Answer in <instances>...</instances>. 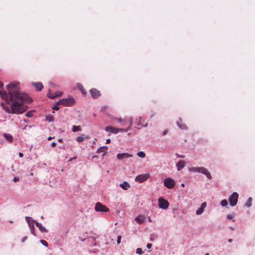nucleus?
Listing matches in <instances>:
<instances>
[{"label": "nucleus", "instance_id": "35", "mask_svg": "<svg viewBox=\"0 0 255 255\" xmlns=\"http://www.w3.org/2000/svg\"><path fill=\"white\" fill-rule=\"evenodd\" d=\"M57 104L56 105H55L54 107H53L52 109L54 110H58L59 109V107L57 106Z\"/></svg>", "mask_w": 255, "mask_h": 255}, {"label": "nucleus", "instance_id": "55", "mask_svg": "<svg viewBox=\"0 0 255 255\" xmlns=\"http://www.w3.org/2000/svg\"><path fill=\"white\" fill-rule=\"evenodd\" d=\"M79 88H80V90H82L81 87H79Z\"/></svg>", "mask_w": 255, "mask_h": 255}, {"label": "nucleus", "instance_id": "8", "mask_svg": "<svg viewBox=\"0 0 255 255\" xmlns=\"http://www.w3.org/2000/svg\"><path fill=\"white\" fill-rule=\"evenodd\" d=\"M95 210L97 212H109V209L106 206L102 204L100 202H97L95 205Z\"/></svg>", "mask_w": 255, "mask_h": 255}, {"label": "nucleus", "instance_id": "1", "mask_svg": "<svg viewBox=\"0 0 255 255\" xmlns=\"http://www.w3.org/2000/svg\"><path fill=\"white\" fill-rule=\"evenodd\" d=\"M6 89L8 94L6 92H0L1 98L4 100L2 103L3 109L8 113L21 114L25 111V109L21 106L25 102L30 103L32 100L28 96L20 91L19 83L12 82L6 85Z\"/></svg>", "mask_w": 255, "mask_h": 255}, {"label": "nucleus", "instance_id": "32", "mask_svg": "<svg viewBox=\"0 0 255 255\" xmlns=\"http://www.w3.org/2000/svg\"><path fill=\"white\" fill-rule=\"evenodd\" d=\"M40 243H41V244H42L45 247H47L48 246L47 243L45 241H44V240H40Z\"/></svg>", "mask_w": 255, "mask_h": 255}, {"label": "nucleus", "instance_id": "41", "mask_svg": "<svg viewBox=\"0 0 255 255\" xmlns=\"http://www.w3.org/2000/svg\"><path fill=\"white\" fill-rule=\"evenodd\" d=\"M56 143L55 142H52L51 144L52 147H54L56 145Z\"/></svg>", "mask_w": 255, "mask_h": 255}, {"label": "nucleus", "instance_id": "4", "mask_svg": "<svg viewBox=\"0 0 255 255\" xmlns=\"http://www.w3.org/2000/svg\"><path fill=\"white\" fill-rule=\"evenodd\" d=\"M25 220L28 223L31 234L34 236H35L34 232V225H36V223L37 222L30 217H25Z\"/></svg>", "mask_w": 255, "mask_h": 255}, {"label": "nucleus", "instance_id": "28", "mask_svg": "<svg viewBox=\"0 0 255 255\" xmlns=\"http://www.w3.org/2000/svg\"><path fill=\"white\" fill-rule=\"evenodd\" d=\"M221 205L223 207H225L228 205L227 200L226 199H224L221 201Z\"/></svg>", "mask_w": 255, "mask_h": 255}, {"label": "nucleus", "instance_id": "2", "mask_svg": "<svg viewBox=\"0 0 255 255\" xmlns=\"http://www.w3.org/2000/svg\"><path fill=\"white\" fill-rule=\"evenodd\" d=\"M188 171L191 172H198L202 173L206 175L207 178L210 180L212 178V176L208 170L204 167H189Z\"/></svg>", "mask_w": 255, "mask_h": 255}, {"label": "nucleus", "instance_id": "52", "mask_svg": "<svg viewBox=\"0 0 255 255\" xmlns=\"http://www.w3.org/2000/svg\"><path fill=\"white\" fill-rule=\"evenodd\" d=\"M40 218H41V219H43V216H41V217H40Z\"/></svg>", "mask_w": 255, "mask_h": 255}, {"label": "nucleus", "instance_id": "46", "mask_svg": "<svg viewBox=\"0 0 255 255\" xmlns=\"http://www.w3.org/2000/svg\"><path fill=\"white\" fill-rule=\"evenodd\" d=\"M3 87V84L1 82H0V89Z\"/></svg>", "mask_w": 255, "mask_h": 255}, {"label": "nucleus", "instance_id": "3", "mask_svg": "<svg viewBox=\"0 0 255 255\" xmlns=\"http://www.w3.org/2000/svg\"><path fill=\"white\" fill-rule=\"evenodd\" d=\"M75 103V100L73 97H68L66 99H61L58 102V105L70 107L73 106Z\"/></svg>", "mask_w": 255, "mask_h": 255}, {"label": "nucleus", "instance_id": "26", "mask_svg": "<svg viewBox=\"0 0 255 255\" xmlns=\"http://www.w3.org/2000/svg\"><path fill=\"white\" fill-rule=\"evenodd\" d=\"M252 198L251 197H249L246 202L245 205L247 207H250L252 205Z\"/></svg>", "mask_w": 255, "mask_h": 255}, {"label": "nucleus", "instance_id": "51", "mask_svg": "<svg viewBox=\"0 0 255 255\" xmlns=\"http://www.w3.org/2000/svg\"><path fill=\"white\" fill-rule=\"evenodd\" d=\"M205 255H209V253H206V254H205Z\"/></svg>", "mask_w": 255, "mask_h": 255}, {"label": "nucleus", "instance_id": "30", "mask_svg": "<svg viewBox=\"0 0 255 255\" xmlns=\"http://www.w3.org/2000/svg\"><path fill=\"white\" fill-rule=\"evenodd\" d=\"M136 253L139 255H141L143 253L142 249L141 248H137L136 250Z\"/></svg>", "mask_w": 255, "mask_h": 255}, {"label": "nucleus", "instance_id": "14", "mask_svg": "<svg viewBox=\"0 0 255 255\" xmlns=\"http://www.w3.org/2000/svg\"><path fill=\"white\" fill-rule=\"evenodd\" d=\"M62 93L60 91H57L54 94L51 93L50 91L47 93V96L50 99H54L57 97L61 96Z\"/></svg>", "mask_w": 255, "mask_h": 255}, {"label": "nucleus", "instance_id": "24", "mask_svg": "<svg viewBox=\"0 0 255 255\" xmlns=\"http://www.w3.org/2000/svg\"><path fill=\"white\" fill-rule=\"evenodd\" d=\"M3 136L7 140H8L9 142H12L13 140V137L10 134L5 133H4Z\"/></svg>", "mask_w": 255, "mask_h": 255}, {"label": "nucleus", "instance_id": "42", "mask_svg": "<svg viewBox=\"0 0 255 255\" xmlns=\"http://www.w3.org/2000/svg\"><path fill=\"white\" fill-rule=\"evenodd\" d=\"M176 156L177 157H179V158H184V155L176 154Z\"/></svg>", "mask_w": 255, "mask_h": 255}, {"label": "nucleus", "instance_id": "39", "mask_svg": "<svg viewBox=\"0 0 255 255\" xmlns=\"http://www.w3.org/2000/svg\"><path fill=\"white\" fill-rule=\"evenodd\" d=\"M152 247V245L151 244H147V245H146V247L148 249H150Z\"/></svg>", "mask_w": 255, "mask_h": 255}, {"label": "nucleus", "instance_id": "48", "mask_svg": "<svg viewBox=\"0 0 255 255\" xmlns=\"http://www.w3.org/2000/svg\"><path fill=\"white\" fill-rule=\"evenodd\" d=\"M54 138V137H51V136H49V137L48 138V140H50L52 139V138Z\"/></svg>", "mask_w": 255, "mask_h": 255}, {"label": "nucleus", "instance_id": "11", "mask_svg": "<svg viewBox=\"0 0 255 255\" xmlns=\"http://www.w3.org/2000/svg\"><path fill=\"white\" fill-rule=\"evenodd\" d=\"M90 92L92 97L94 99L99 97L101 95L100 91L96 89H91Z\"/></svg>", "mask_w": 255, "mask_h": 255}, {"label": "nucleus", "instance_id": "22", "mask_svg": "<svg viewBox=\"0 0 255 255\" xmlns=\"http://www.w3.org/2000/svg\"><path fill=\"white\" fill-rule=\"evenodd\" d=\"M36 226L38 228L41 232L47 233L48 232V230L39 223H36Z\"/></svg>", "mask_w": 255, "mask_h": 255}, {"label": "nucleus", "instance_id": "31", "mask_svg": "<svg viewBox=\"0 0 255 255\" xmlns=\"http://www.w3.org/2000/svg\"><path fill=\"white\" fill-rule=\"evenodd\" d=\"M25 116L28 118H30L32 116V112L31 111H28L26 113Z\"/></svg>", "mask_w": 255, "mask_h": 255}, {"label": "nucleus", "instance_id": "5", "mask_svg": "<svg viewBox=\"0 0 255 255\" xmlns=\"http://www.w3.org/2000/svg\"><path fill=\"white\" fill-rule=\"evenodd\" d=\"M238 196V194L236 192H233L232 194L230 196L229 201L231 206H235L237 204Z\"/></svg>", "mask_w": 255, "mask_h": 255}, {"label": "nucleus", "instance_id": "15", "mask_svg": "<svg viewBox=\"0 0 255 255\" xmlns=\"http://www.w3.org/2000/svg\"><path fill=\"white\" fill-rule=\"evenodd\" d=\"M105 130L107 132H110L115 134H117L119 132L118 128L113 127L112 126H108L106 128Z\"/></svg>", "mask_w": 255, "mask_h": 255}, {"label": "nucleus", "instance_id": "38", "mask_svg": "<svg viewBox=\"0 0 255 255\" xmlns=\"http://www.w3.org/2000/svg\"><path fill=\"white\" fill-rule=\"evenodd\" d=\"M18 180L19 178L17 177H15L13 179V181L15 182L18 181Z\"/></svg>", "mask_w": 255, "mask_h": 255}, {"label": "nucleus", "instance_id": "12", "mask_svg": "<svg viewBox=\"0 0 255 255\" xmlns=\"http://www.w3.org/2000/svg\"><path fill=\"white\" fill-rule=\"evenodd\" d=\"M128 127L126 128H118V130H119V132H127L128 131L130 128L131 126L132 125V120L130 118H128Z\"/></svg>", "mask_w": 255, "mask_h": 255}, {"label": "nucleus", "instance_id": "25", "mask_svg": "<svg viewBox=\"0 0 255 255\" xmlns=\"http://www.w3.org/2000/svg\"><path fill=\"white\" fill-rule=\"evenodd\" d=\"M81 130V128L80 126H73L72 128V131L73 132H77Z\"/></svg>", "mask_w": 255, "mask_h": 255}, {"label": "nucleus", "instance_id": "34", "mask_svg": "<svg viewBox=\"0 0 255 255\" xmlns=\"http://www.w3.org/2000/svg\"><path fill=\"white\" fill-rule=\"evenodd\" d=\"M121 236H119L118 237V239H117V244H120L121 243Z\"/></svg>", "mask_w": 255, "mask_h": 255}, {"label": "nucleus", "instance_id": "57", "mask_svg": "<svg viewBox=\"0 0 255 255\" xmlns=\"http://www.w3.org/2000/svg\"><path fill=\"white\" fill-rule=\"evenodd\" d=\"M149 221L150 222H151V220L150 219H149Z\"/></svg>", "mask_w": 255, "mask_h": 255}, {"label": "nucleus", "instance_id": "50", "mask_svg": "<svg viewBox=\"0 0 255 255\" xmlns=\"http://www.w3.org/2000/svg\"><path fill=\"white\" fill-rule=\"evenodd\" d=\"M181 186L182 187H184L185 186V184L184 183H182L181 184Z\"/></svg>", "mask_w": 255, "mask_h": 255}, {"label": "nucleus", "instance_id": "6", "mask_svg": "<svg viewBox=\"0 0 255 255\" xmlns=\"http://www.w3.org/2000/svg\"><path fill=\"white\" fill-rule=\"evenodd\" d=\"M163 184L167 188L172 189L175 186V182L171 178H167L164 180Z\"/></svg>", "mask_w": 255, "mask_h": 255}, {"label": "nucleus", "instance_id": "7", "mask_svg": "<svg viewBox=\"0 0 255 255\" xmlns=\"http://www.w3.org/2000/svg\"><path fill=\"white\" fill-rule=\"evenodd\" d=\"M150 177L149 173H146L143 174H139L135 178V181L138 183H142L147 180Z\"/></svg>", "mask_w": 255, "mask_h": 255}, {"label": "nucleus", "instance_id": "21", "mask_svg": "<svg viewBox=\"0 0 255 255\" xmlns=\"http://www.w3.org/2000/svg\"><path fill=\"white\" fill-rule=\"evenodd\" d=\"M120 186L124 190H126L130 187V185L128 182L124 181L120 184Z\"/></svg>", "mask_w": 255, "mask_h": 255}, {"label": "nucleus", "instance_id": "54", "mask_svg": "<svg viewBox=\"0 0 255 255\" xmlns=\"http://www.w3.org/2000/svg\"><path fill=\"white\" fill-rule=\"evenodd\" d=\"M79 88H80V90H82L81 87H79Z\"/></svg>", "mask_w": 255, "mask_h": 255}, {"label": "nucleus", "instance_id": "44", "mask_svg": "<svg viewBox=\"0 0 255 255\" xmlns=\"http://www.w3.org/2000/svg\"><path fill=\"white\" fill-rule=\"evenodd\" d=\"M110 141H111V139L108 138V139H106V144H108V143H110Z\"/></svg>", "mask_w": 255, "mask_h": 255}, {"label": "nucleus", "instance_id": "56", "mask_svg": "<svg viewBox=\"0 0 255 255\" xmlns=\"http://www.w3.org/2000/svg\"><path fill=\"white\" fill-rule=\"evenodd\" d=\"M72 160V158H71L70 159H69V161H71Z\"/></svg>", "mask_w": 255, "mask_h": 255}, {"label": "nucleus", "instance_id": "33", "mask_svg": "<svg viewBox=\"0 0 255 255\" xmlns=\"http://www.w3.org/2000/svg\"><path fill=\"white\" fill-rule=\"evenodd\" d=\"M177 125L178 126V127L181 128V129H186V127L184 125H181L180 124H179V123L178 122H177Z\"/></svg>", "mask_w": 255, "mask_h": 255}, {"label": "nucleus", "instance_id": "58", "mask_svg": "<svg viewBox=\"0 0 255 255\" xmlns=\"http://www.w3.org/2000/svg\"><path fill=\"white\" fill-rule=\"evenodd\" d=\"M96 243H95V244H94V246H96Z\"/></svg>", "mask_w": 255, "mask_h": 255}, {"label": "nucleus", "instance_id": "36", "mask_svg": "<svg viewBox=\"0 0 255 255\" xmlns=\"http://www.w3.org/2000/svg\"><path fill=\"white\" fill-rule=\"evenodd\" d=\"M107 109V107L106 106H103L101 109V111L103 112H105L106 110Z\"/></svg>", "mask_w": 255, "mask_h": 255}, {"label": "nucleus", "instance_id": "29", "mask_svg": "<svg viewBox=\"0 0 255 255\" xmlns=\"http://www.w3.org/2000/svg\"><path fill=\"white\" fill-rule=\"evenodd\" d=\"M46 120L49 122H52L53 121V116L51 115H48L46 117Z\"/></svg>", "mask_w": 255, "mask_h": 255}, {"label": "nucleus", "instance_id": "17", "mask_svg": "<svg viewBox=\"0 0 255 255\" xmlns=\"http://www.w3.org/2000/svg\"><path fill=\"white\" fill-rule=\"evenodd\" d=\"M185 165V162L183 160H180L176 163V167L178 171H180Z\"/></svg>", "mask_w": 255, "mask_h": 255}, {"label": "nucleus", "instance_id": "18", "mask_svg": "<svg viewBox=\"0 0 255 255\" xmlns=\"http://www.w3.org/2000/svg\"><path fill=\"white\" fill-rule=\"evenodd\" d=\"M134 220L139 224H141L145 222V217L142 215H139L135 218Z\"/></svg>", "mask_w": 255, "mask_h": 255}, {"label": "nucleus", "instance_id": "45", "mask_svg": "<svg viewBox=\"0 0 255 255\" xmlns=\"http://www.w3.org/2000/svg\"><path fill=\"white\" fill-rule=\"evenodd\" d=\"M18 155L20 157H23V153L21 152H19L18 154Z\"/></svg>", "mask_w": 255, "mask_h": 255}, {"label": "nucleus", "instance_id": "16", "mask_svg": "<svg viewBox=\"0 0 255 255\" xmlns=\"http://www.w3.org/2000/svg\"><path fill=\"white\" fill-rule=\"evenodd\" d=\"M90 138L89 135H86L84 134H82L80 136L77 137L76 140L78 142H81L83 141L84 139H88Z\"/></svg>", "mask_w": 255, "mask_h": 255}, {"label": "nucleus", "instance_id": "49", "mask_svg": "<svg viewBox=\"0 0 255 255\" xmlns=\"http://www.w3.org/2000/svg\"><path fill=\"white\" fill-rule=\"evenodd\" d=\"M232 241H233V240H232V239H229L228 242H229V243H231V242H232Z\"/></svg>", "mask_w": 255, "mask_h": 255}, {"label": "nucleus", "instance_id": "43", "mask_svg": "<svg viewBox=\"0 0 255 255\" xmlns=\"http://www.w3.org/2000/svg\"><path fill=\"white\" fill-rule=\"evenodd\" d=\"M167 132H168V130H165L163 132L162 134H163V135H165V134L167 133Z\"/></svg>", "mask_w": 255, "mask_h": 255}, {"label": "nucleus", "instance_id": "20", "mask_svg": "<svg viewBox=\"0 0 255 255\" xmlns=\"http://www.w3.org/2000/svg\"><path fill=\"white\" fill-rule=\"evenodd\" d=\"M32 84L35 87L37 91H40L43 87L42 84L40 82L33 83Z\"/></svg>", "mask_w": 255, "mask_h": 255}, {"label": "nucleus", "instance_id": "27", "mask_svg": "<svg viewBox=\"0 0 255 255\" xmlns=\"http://www.w3.org/2000/svg\"><path fill=\"white\" fill-rule=\"evenodd\" d=\"M137 155L142 158H143L145 157V154L144 153L143 151H140L137 153Z\"/></svg>", "mask_w": 255, "mask_h": 255}, {"label": "nucleus", "instance_id": "53", "mask_svg": "<svg viewBox=\"0 0 255 255\" xmlns=\"http://www.w3.org/2000/svg\"><path fill=\"white\" fill-rule=\"evenodd\" d=\"M147 124H146L144 126V127H147Z\"/></svg>", "mask_w": 255, "mask_h": 255}, {"label": "nucleus", "instance_id": "19", "mask_svg": "<svg viewBox=\"0 0 255 255\" xmlns=\"http://www.w3.org/2000/svg\"><path fill=\"white\" fill-rule=\"evenodd\" d=\"M114 120L119 122L120 123H122L123 125H125L127 123L128 124V118L127 119H123L122 118H116Z\"/></svg>", "mask_w": 255, "mask_h": 255}, {"label": "nucleus", "instance_id": "47", "mask_svg": "<svg viewBox=\"0 0 255 255\" xmlns=\"http://www.w3.org/2000/svg\"><path fill=\"white\" fill-rule=\"evenodd\" d=\"M58 141L59 142H61L62 141V138H59L58 139Z\"/></svg>", "mask_w": 255, "mask_h": 255}, {"label": "nucleus", "instance_id": "10", "mask_svg": "<svg viewBox=\"0 0 255 255\" xmlns=\"http://www.w3.org/2000/svg\"><path fill=\"white\" fill-rule=\"evenodd\" d=\"M206 206H207L206 202L202 203L200 207L198 210H196V214L197 215H201L203 213Z\"/></svg>", "mask_w": 255, "mask_h": 255}, {"label": "nucleus", "instance_id": "9", "mask_svg": "<svg viewBox=\"0 0 255 255\" xmlns=\"http://www.w3.org/2000/svg\"><path fill=\"white\" fill-rule=\"evenodd\" d=\"M159 207L161 209L165 210L167 209L169 206V203L163 198H159L158 200Z\"/></svg>", "mask_w": 255, "mask_h": 255}, {"label": "nucleus", "instance_id": "13", "mask_svg": "<svg viewBox=\"0 0 255 255\" xmlns=\"http://www.w3.org/2000/svg\"><path fill=\"white\" fill-rule=\"evenodd\" d=\"M132 155L128 153H121L117 154V158L119 159H123L128 157H132Z\"/></svg>", "mask_w": 255, "mask_h": 255}, {"label": "nucleus", "instance_id": "37", "mask_svg": "<svg viewBox=\"0 0 255 255\" xmlns=\"http://www.w3.org/2000/svg\"><path fill=\"white\" fill-rule=\"evenodd\" d=\"M227 219H232L233 215L231 214L228 215L227 216Z\"/></svg>", "mask_w": 255, "mask_h": 255}, {"label": "nucleus", "instance_id": "23", "mask_svg": "<svg viewBox=\"0 0 255 255\" xmlns=\"http://www.w3.org/2000/svg\"><path fill=\"white\" fill-rule=\"evenodd\" d=\"M108 147L106 146H101L100 148H99L97 150V153H100V152H103V156H104L106 154V151Z\"/></svg>", "mask_w": 255, "mask_h": 255}, {"label": "nucleus", "instance_id": "40", "mask_svg": "<svg viewBox=\"0 0 255 255\" xmlns=\"http://www.w3.org/2000/svg\"><path fill=\"white\" fill-rule=\"evenodd\" d=\"M27 237H24L22 239V240H21V242H22V243H24V242L27 240Z\"/></svg>", "mask_w": 255, "mask_h": 255}]
</instances>
